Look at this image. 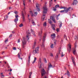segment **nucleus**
<instances>
[{
	"mask_svg": "<svg viewBox=\"0 0 78 78\" xmlns=\"http://www.w3.org/2000/svg\"><path fill=\"white\" fill-rule=\"evenodd\" d=\"M59 26L60 28H61V27H62V22H60V23H59Z\"/></svg>",
	"mask_w": 78,
	"mask_h": 78,
	"instance_id": "nucleus-29",
	"label": "nucleus"
},
{
	"mask_svg": "<svg viewBox=\"0 0 78 78\" xmlns=\"http://www.w3.org/2000/svg\"><path fill=\"white\" fill-rule=\"evenodd\" d=\"M30 36H31L30 33H28L27 35V39L28 42H29Z\"/></svg>",
	"mask_w": 78,
	"mask_h": 78,
	"instance_id": "nucleus-10",
	"label": "nucleus"
},
{
	"mask_svg": "<svg viewBox=\"0 0 78 78\" xmlns=\"http://www.w3.org/2000/svg\"><path fill=\"white\" fill-rule=\"evenodd\" d=\"M52 65L51 64V63H49V65H48V69L49 70V69L51 67H52Z\"/></svg>",
	"mask_w": 78,
	"mask_h": 78,
	"instance_id": "nucleus-21",
	"label": "nucleus"
},
{
	"mask_svg": "<svg viewBox=\"0 0 78 78\" xmlns=\"http://www.w3.org/2000/svg\"><path fill=\"white\" fill-rule=\"evenodd\" d=\"M56 19L57 20H58V19H59V18H58V17H56Z\"/></svg>",
	"mask_w": 78,
	"mask_h": 78,
	"instance_id": "nucleus-57",
	"label": "nucleus"
},
{
	"mask_svg": "<svg viewBox=\"0 0 78 78\" xmlns=\"http://www.w3.org/2000/svg\"><path fill=\"white\" fill-rule=\"evenodd\" d=\"M30 75H31H31H32V72H30Z\"/></svg>",
	"mask_w": 78,
	"mask_h": 78,
	"instance_id": "nucleus-54",
	"label": "nucleus"
},
{
	"mask_svg": "<svg viewBox=\"0 0 78 78\" xmlns=\"http://www.w3.org/2000/svg\"><path fill=\"white\" fill-rule=\"evenodd\" d=\"M71 59L72 60V61L74 66H76V63H75V60H74V58L73 57H72L71 58Z\"/></svg>",
	"mask_w": 78,
	"mask_h": 78,
	"instance_id": "nucleus-14",
	"label": "nucleus"
},
{
	"mask_svg": "<svg viewBox=\"0 0 78 78\" xmlns=\"http://www.w3.org/2000/svg\"><path fill=\"white\" fill-rule=\"evenodd\" d=\"M43 10L44 11L43 12V15L42 18V21H43L45 19V15H44V14H46L47 12V8L46 6H44L43 7Z\"/></svg>",
	"mask_w": 78,
	"mask_h": 78,
	"instance_id": "nucleus-1",
	"label": "nucleus"
},
{
	"mask_svg": "<svg viewBox=\"0 0 78 78\" xmlns=\"http://www.w3.org/2000/svg\"><path fill=\"white\" fill-rule=\"evenodd\" d=\"M42 31H41L38 32V35L40 37H42Z\"/></svg>",
	"mask_w": 78,
	"mask_h": 78,
	"instance_id": "nucleus-15",
	"label": "nucleus"
},
{
	"mask_svg": "<svg viewBox=\"0 0 78 78\" xmlns=\"http://www.w3.org/2000/svg\"><path fill=\"white\" fill-rule=\"evenodd\" d=\"M44 61L45 63H47V60H46V58H44Z\"/></svg>",
	"mask_w": 78,
	"mask_h": 78,
	"instance_id": "nucleus-38",
	"label": "nucleus"
},
{
	"mask_svg": "<svg viewBox=\"0 0 78 78\" xmlns=\"http://www.w3.org/2000/svg\"><path fill=\"white\" fill-rule=\"evenodd\" d=\"M23 25L22 24V23H21L19 25V27H22Z\"/></svg>",
	"mask_w": 78,
	"mask_h": 78,
	"instance_id": "nucleus-33",
	"label": "nucleus"
},
{
	"mask_svg": "<svg viewBox=\"0 0 78 78\" xmlns=\"http://www.w3.org/2000/svg\"><path fill=\"white\" fill-rule=\"evenodd\" d=\"M22 42L23 48H24L25 47V45L27 44V40H26V38H23V40H22Z\"/></svg>",
	"mask_w": 78,
	"mask_h": 78,
	"instance_id": "nucleus-3",
	"label": "nucleus"
},
{
	"mask_svg": "<svg viewBox=\"0 0 78 78\" xmlns=\"http://www.w3.org/2000/svg\"><path fill=\"white\" fill-rule=\"evenodd\" d=\"M30 57H31V55H29V58L28 60L30 61Z\"/></svg>",
	"mask_w": 78,
	"mask_h": 78,
	"instance_id": "nucleus-36",
	"label": "nucleus"
},
{
	"mask_svg": "<svg viewBox=\"0 0 78 78\" xmlns=\"http://www.w3.org/2000/svg\"><path fill=\"white\" fill-rule=\"evenodd\" d=\"M30 60H28V64H30Z\"/></svg>",
	"mask_w": 78,
	"mask_h": 78,
	"instance_id": "nucleus-41",
	"label": "nucleus"
},
{
	"mask_svg": "<svg viewBox=\"0 0 78 78\" xmlns=\"http://www.w3.org/2000/svg\"><path fill=\"white\" fill-rule=\"evenodd\" d=\"M60 16V14H58V15L57 16V17H58V16Z\"/></svg>",
	"mask_w": 78,
	"mask_h": 78,
	"instance_id": "nucleus-63",
	"label": "nucleus"
},
{
	"mask_svg": "<svg viewBox=\"0 0 78 78\" xmlns=\"http://www.w3.org/2000/svg\"><path fill=\"white\" fill-rule=\"evenodd\" d=\"M73 55H76V50L75 49L73 51Z\"/></svg>",
	"mask_w": 78,
	"mask_h": 78,
	"instance_id": "nucleus-18",
	"label": "nucleus"
},
{
	"mask_svg": "<svg viewBox=\"0 0 78 78\" xmlns=\"http://www.w3.org/2000/svg\"><path fill=\"white\" fill-rule=\"evenodd\" d=\"M15 16L16 19L14 20V21L15 23H17V21H18V17H19V16L18 15H15Z\"/></svg>",
	"mask_w": 78,
	"mask_h": 78,
	"instance_id": "nucleus-8",
	"label": "nucleus"
},
{
	"mask_svg": "<svg viewBox=\"0 0 78 78\" xmlns=\"http://www.w3.org/2000/svg\"><path fill=\"white\" fill-rule=\"evenodd\" d=\"M57 37H60V36H59V35H58L57 36Z\"/></svg>",
	"mask_w": 78,
	"mask_h": 78,
	"instance_id": "nucleus-55",
	"label": "nucleus"
},
{
	"mask_svg": "<svg viewBox=\"0 0 78 78\" xmlns=\"http://www.w3.org/2000/svg\"><path fill=\"white\" fill-rule=\"evenodd\" d=\"M36 58L34 57V60L33 61V62H32V64H34V62H36Z\"/></svg>",
	"mask_w": 78,
	"mask_h": 78,
	"instance_id": "nucleus-28",
	"label": "nucleus"
},
{
	"mask_svg": "<svg viewBox=\"0 0 78 78\" xmlns=\"http://www.w3.org/2000/svg\"><path fill=\"white\" fill-rule=\"evenodd\" d=\"M64 55H63V54H62V55H61V57H63V56H64Z\"/></svg>",
	"mask_w": 78,
	"mask_h": 78,
	"instance_id": "nucleus-52",
	"label": "nucleus"
},
{
	"mask_svg": "<svg viewBox=\"0 0 78 78\" xmlns=\"http://www.w3.org/2000/svg\"><path fill=\"white\" fill-rule=\"evenodd\" d=\"M14 13H15V14H18V12H17V11H14Z\"/></svg>",
	"mask_w": 78,
	"mask_h": 78,
	"instance_id": "nucleus-35",
	"label": "nucleus"
},
{
	"mask_svg": "<svg viewBox=\"0 0 78 78\" xmlns=\"http://www.w3.org/2000/svg\"><path fill=\"white\" fill-rule=\"evenodd\" d=\"M21 16L23 17V22H25V15H24V13H23V11H22V12Z\"/></svg>",
	"mask_w": 78,
	"mask_h": 78,
	"instance_id": "nucleus-7",
	"label": "nucleus"
},
{
	"mask_svg": "<svg viewBox=\"0 0 78 78\" xmlns=\"http://www.w3.org/2000/svg\"><path fill=\"white\" fill-rule=\"evenodd\" d=\"M38 66H40V67H39V69L41 68V66H42V62L41 61V58H40L39 59V62H38Z\"/></svg>",
	"mask_w": 78,
	"mask_h": 78,
	"instance_id": "nucleus-9",
	"label": "nucleus"
},
{
	"mask_svg": "<svg viewBox=\"0 0 78 78\" xmlns=\"http://www.w3.org/2000/svg\"><path fill=\"white\" fill-rule=\"evenodd\" d=\"M48 22L51 25V23H53V22H52V21H51V20H50V19H48Z\"/></svg>",
	"mask_w": 78,
	"mask_h": 78,
	"instance_id": "nucleus-22",
	"label": "nucleus"
},
{
	"mask_svg": "<svg viewBox=\"0 0 78 78\" xmlns=\"http://www.w3.org/2000/svg\"><path fill=\"white\" fill-rule=\"evenodd\" d=\"M64 38H65L66 39V40H67V37L65 35H64Z\"/></svg>",
	"mask_w": 78,
	"mask_h": 78,
	"instance_id": "nucleus-39",
	"label": "nucleus"
},
{
	"mask_svg": "<svg viewBox=\"0 0 78 78\" xmlns=\"http://www.w3.org/2000/svg\"><path fill=\"white\" fill-rule=\"evenodd\" d=\"M60 9H64V10H66L67 9V7H62L61 6V7L60 8Z\"/></svg>",
	"mask_w": 78,
	"mask_h": 78,
	"instance_id": "nucleus-20",
	"label": "nucleus"
},
{
	"mask_svg": "<svg viewBox=\"0 0 78 78\" xmlns=\"http://www.w3.org/2000/svg\"><path fill=\"white\" fill-rule=\"evenodd\" d=\"M11 9V7H9V9Z\"/></svg>",
	"mask_w": 78,
	"mask_h": 78,
	"instance_id": "nucleus-64",
	"label": "nucleus"
},
{
	"mask_svg": "<svg viewBox=\"0 0 78 78\" xmlns=\"http://www.w3.org/2000/svg\"><path fill=\"white\" fill-rule=\"evenodd\" d=\"M39 47H38L35 49V50L37 51V52H38V51H39Z\"/></svg>",
	"mask_w": 78,
	"mask_h": 78,
	"instance_id": "nucleus-31",
	"label": "nucleus"
},
{
	"mask_svg": "<svg viewBox=\"0 0 78 78\" xmlns=\"http://www.w3.org/2000/svg\"><path fill=\"white\" fill-rule=\"evenodd\" d=\"M43 25L44 27H46L47 26V23L46 22H45L43 24Z\"/></svg>",
	"mask_w": 78,
	"mask_h": 78,
	"instance_id": "nucleus-30",
	"label": "nucleus"
},
{
	"mask_svg": "<svg viewBox=\"0 0 78 78\" xmlns=\"http://www.w3.org/2000/svg\"><path fill=\"white\" fill-rule=\"evenodd\" d=\"M45 37H46L45 36H44L43 38V42H44L45 41Z\"/></svg>",
	"mask_w": 78,
	"mask_h": 78,
	"instance_id": "nucleus-27",
	"label": "nucleus"
},
{
	"mask_svg": "<svg viewBox=\"0 0 78 78\" xmlns=\"http://www.w3.org/2000/svg\"><path fill=\"white\" fill-rule=\"evenodd\" d=\"M37 53V52L35 50H34L33 52V53L34 54V55H35V54H36Z\"/></svg>",
	"mask_w": 78,
	"mask_h": 78,
	"instance_id": "nucleus-25",
	"label": "nucleus"
},
{
	"mask_svg": "<svg viewBox=\"0 0 78 78\" xmlns=\"http://www.w3.org/2000/svg\"><path fill=\"white\" fill-rule=\"evenodd\" d=\"M51 25H52V27H55V24H51Z\"/></svg>",
	"mask_w": 78,
	"mask_h": 78,
	"instance_id": "nucleus-40",
	"label": "nucleus"
},
{
	"mask_svg": "<svg viewBox=\"0 0 78 78\" xmlns=\"http://www.w3.org/2000/svg\"><path fill=\"white\" fill-rule=\"evenodd\" d=\"M50 56H53V54L51 53L50 54Z\"/></svg>",
	"mask_w": 78,
	"mask_h": 78,
	"instance_id": "nucleus-46",
	"label": "nucleus"
},
{
	"mask_svg": "<svg viewBox=\"0 0 78 78\" xmlns=\"http://www.w3.org/2000/svg\"><path fill=\"white\" fill-rule=\"evenodd\" d=\"M41 76H44V75L45 74L46 72L45 71V69H43L41 70Z\"/></svg>",
	"mask_w": 78,
	"mask_h": 78,
	"instance_id": "nucleus-5",
	"label": "nucleus"
},
{
	"mask_svg": "<svg viewBox=\"0 0 78 78\" xmlns=\"http://www.w3.org/2000/svg\"><path fill=\"white\" fill-rule=\"evenodd\" d=\"M13 49L14 50H16V48L15 47L13 48Z\"/></svg>",
	"mask_w": 78,
	"mask_h": 78,
	"instance_id": "nucleus-42",
	"label": "nucleus"
},
{
	"mask_svg": "<svg viewBox=\"0 0 78 78\" xmlns=\"http://www.w3.org/2000/svg\"><path fill=\"white\" fill-rule=\"evenodd\" d=\"M27 16H28V17H30V15H29V14H28Z\"/></svg>",
	"mask_w": 78,
	"mask_h": 78,
	"instance_id": "nucleus-56",
	"label": "nucleus"
},
{
	"mask_svg": "<svg viewBox=\"0 0 78 78\" xmlns=\"http://www.w3.org/2000/svg\"><path fill=\"white\" fill-rule=\"evenodd\" d=\"M66 74L68 76H70V72H69V71L67 70L66 72Z\"/></svg>",
	"mask_w": 78,
	"mask_h": 78,
	"instance_id": "nucleus-23",
	"label": "nucleus"
},
{
	"mask_svg": "<svg viewBox=\"0 0 78 78\" xmlns=\"http://www.w3.org/2000/svg\"><path fill=\"white\" fill-rule=\"evenodd\" d=\"M53 11H56V8H54L53 9Z\"/></svg>",
	"mask_w": 78,
	"mask_h": 78,
	"instance_id": "nucleus-49",
	"label": "nucleus"
},
{
	"mask_svg": "<svg viewBox=\"0 0 78 78\" xmlns=\"http://www.w3.org/2000/svg\"><path fill=\"white\" fill-rule=\"evenodd\" d=\"M68 45L69 46V48H68V51H69V53H70V52L71 50H72V47L71 44H68Z\"/></svg>",
	"mask_w": 78,
	"mask_h": 78,
	"instance_id": "nucleus-6",
	"label": "nucleus"
},
{
	"mask_svg": "<svg viewBox=\"0 0 78 78\" xmlns=\"http://www.w3.org/2000/svg\"><path fill=\"white\" fill-rule=\"evenodd\" d=\"M4 77H5V76L4 75L1 76V78H3Z\"/></svg>",
	"mask_w": 78,
	"mask_h": 78,
	"instance_id": "nucleus-45",
	"label": "nucleus"
},
{
	"mask_svg": "<svg viewBox=\"0 0 78 78\" xmlns=\"http://www.w3.org/2000/svg\"><path fill=\"white\" fill-rule=\"evenodd\" d=\"M10 13H11V12H9L8 13V15H9V14H10Z\"/></svg>",
	"mask_w": 78,
	"mask_h": 78,
	"instance_id": "nucleus-62",
	"label": "nucleus"
},
{
	"mask_svg": "<svg viewBox=\"0 0 78 78\" xmlns=\"http://www.w3.org/2000/svg\"><path fill=\"white\" fill-rule=\"evenodd\" d=\"M50 47L51 48H53V44H51L50 46Z\"/></svg>",
	"mask_w": 78,
	"mask_h": 78,
	"instance_id": "nucleus-34",
	"label": "nucleus"
},
{
	"mask_svg": "<svg viewBox=\"0 0 78 78\" xmlns=\"http://www.w3.org/2000/svg\"><path fill=\"white\" fill-rule=\"evenodd\" d=\"M1 76H2V75H3V73H1Z\"/></svg>",
	"mask_w": 78,
	"mask_h": 78,
	"instance_id": "nucleus-53",
	"label": "nucleus"
},
{
	"mask_svg": "<svg viewBox=\"0 0 78 78\" xmlns=\"http://www.w3.org/2000/svg\"><path fill=\"white\" fill-rule=\"evenodd\" d=\"M70 9H71L72 10H73V9L72 8H71V7H69L67 8L66 10H64L60 11V12L62 13H63V12L65 13H67V12H69V11Z\"/></svg>",
	"mask_w": 78,
	"mask_h": 78,
	"instance_id": "nucleus-2",
	"label": "nucleus"
},
{
	"mask_svg": "<svg viewBox=\"0 0 78 78\" xmlns=\"http://www.w3.org/2000/svg\"><path fill=\"white\" fill-rule=\"evenodd\" d=\"M12 34H14V31H13L12 32Z\"/></svg>",
	"mask_w": 78,
	"mask_h": 78,
	"instance_id": "nucleus-59",
	"label": "nucleus"
},
{
	"mask_svg": "<svg viewBox=\"0 0 78 78\" xmlns=\"http://www.w3.org/2000/svg\"><path fill=\"white\" fill-rule=\"evenodd\" d=\"M36 44H37V42L36 41H34V43L33 45V48H34V47H36Z\"/></svg>",
	"mask_w": 78,
	"mask_h": 78,
	"instance_id": "nucleus-17",
	"label": "nucleus"
},
{
	"mask_svg": "<svg viewBox=\"0 0 78 78\" xmlns=\"http://www.w3.org/2000/svg\"><path fill=\"white\" fill-rule=\"evenodd\" d=\"M23 5L24 6H25V0H23Z\"/></svg>",
	"mask_w": 78,
	"mask_h": 78,
	"instance_id": "nucleus-32",
	"label": "nucleus"
},
{
	"mask_svg": "<svg viewBox=\"0 0 78 78\" xmlns=\"http://www.w3.org/2000/svg\"><path fill=\"white\" fill-rule=\"evenodd\" d=\"M42 47H44V44H43L42 45H41Z\"/></svg>",
	"mask_w": 78,
	"mask_h": 78,
	"instance_id": "nucleus-51",
	"label": "nucleus"
},
{
	"mask_svg": "<svg viewBox=\"0 0 78 78\" xmlns=\"http://www.w3.org/2000/svg\"><path fill=\"white\" fill-rule=\"evenodd\" d=\"M50 19H51V20L53 21V22H54V23H56V20H55V19L53 17V16H51L50 18Z\"/></svg>",
	"mask_w": 78,
	"mask_h": 78,
	"instance_id": "nucleus-13",
	"label": "nucleus"
},
{
	"mask_svg": "<svg viewBox=\"0 0 78 78\" xmlns=\"http://www.w3.org/2000/svg\"><path fill=\"white\" fill-rule=\"evenodd\" d=\"M60 54V51H59V53H57L56 55V56H55V58L56 59H58L59 58V54Z\"/></svg>",
	"mask_w": 78,
	"mask_h": 78,
	"instance_id": "nucleus-19",
	"label": "nucleus"
},
{
	"mask_svg": "<svg viewBox=\"0 0 78 78\" xmlns=\"http://www.w3.org/2000/svg\"><path fill=\"white\" fill-rule=\"evenodd\" d=\"M30 13L32 17H34V16L36 17V16H37V12H34V14H33V13L31 11H30Z\"/></svg>",
	"mask_w": 78,
	"mask_h": 78,
	"instance_id": "nucleus-4",
	"label": "nucleus"
},
{
	"mask_svg": "<svg viewBox=\"0 0 78 78\" xmlns=\"http://www.w3.org/2000/svg\"><path fill=\"white\" fill-rule=\"evenodd\" d=\"M12 34H11L9 35V37H12Z\"/></svg>",
	"mask_w": 78,
	"mask_h": 78,
	"instance_id": "nucleus-43",
	"label": "nucleus"
},
{
	"mask_svg": "<svg viewBox=\"0 0 78 78\" xmlns=\"http://www.w3.org/2000/svg\"><path fill=\"white\" fill-rule=\"evenodd\" d=\"M29 78H31V75H29Z\"/></svg>",
	"mask_w": 78,
	"mask_h": 78,
	"instance_id": "nucleus-58",
	"label": "nucleus"
},
{
	"mask_svg": "<svg viewBox=\"0 0 78 78\" xmlns=\"http://www.w3.org/2000/svg\"><path fill=\"white\" fill-rule=\"evenodd\" d=\"M56 31H57V32H59V29H57L56 30Z\"/></svg>",
	"mask_w": 78,
	"mask_h": 78,
	"instance_id": "nucleus-48",
	"label": "nucleus"
},
{
	"mask_svg": "<svg viewBox=\"0 0 78 78\" xmlns=\"http://www.w3.org/2000/svg\"><path fill=\"white\" fill-rule=\"evenodd\" d=\"M32 23L33 24V25H35V23H34V22H33Z\"/></svg>",
	"mask_w": 78,
	"mask_h": 78,
	"instance_id": "nucleus-44",
	"label": "nucleus"
},
{
	"mask_svg": "<svg viewBox=\"0 0 78 78\" xmlns=\"http://www.w3.org/2000/svg\"><path fill=\"white\" fill-rule=\"evenodd\" d=\"M18 58H19V59H21V60L22 59V58H20V54L19 53L18 54Z\"/></svg>",
	"mask_w": 78,
	"mask_h": 78,
	"instance_id": "nucleus-26",
	"label": "nucleus"
},
{
	"mask_svg": "<svg viewBox=\"0 0 78 78\" xmlns=\"http://www.w3.org/2000/svg\"><path fill=\"white\" fill-rule=\"evenodd\" d=\"M3 53H5V51H3L2 52V54H3Z\"/></svg>",
	"mask_w": 78,
	"mask_h": 78,
	"instance_id": "nucleus-61",
	"label": "nucleus"
},
{
	"mask_svg": "<svg viewBox=\"0 0 78 78\" xmlns=\"http://www.w3.org/2000/svg\"><path fill=\"white\" fill-rule=\"evenodd\" d=\"M52 29H53V30H54L55 31V27H52Z\"/></svg>",
	"mask_w": 78,
	"mask_h": 78,
	"instance_id": "nucleus-50",
	"label": "nucleus"
},
{
	"mask_svg": "<svg viewBox=\"0 0 78 78\" xmlns=\"http://www.w3.org/2000/svg\"><path fill=\"white\" fill-rule=\"evenodd\" d=\"M30 31H31V33H32V34H34V36H36V35H34V31H33V30L32 29H31Z\"/></svg>",
	"mask_w": 78,
	"mask_h": 78,
	"instance_id": "nucleus-24",
	"label": "nucleus"
},
{
	"mask_svg": "<svg viewBox=\"0 0 78 78\" xmlns=\"http://www.w3.org/2000/svg\"><path fill=\"white\" fill-rule=\"evenodd\" d=\"M59 5H56L55 6V8H59Z\"/></svg>",
	"mask_w": 78,
	"mask_h": 78,
	"instance_id": "nucleus-37",
	"label": "nucleus"
},
{
	"mask_svg": "<svg viewBox=\"0 0 78 78\" xmlns=\"http://www.w3.org/2000/svg\"><path fill=\"white\" fill-rule=\"evenodd\" d=\"M78 1L76 0H74V2L73 3V5H76Z\"/></svg>",
	"mask_w": 78,
	"mask_h": 78,
	"instance_id": "nucleus-16",
	"label": "nucleus"
},
{
	"mask_svg": "<svg viewBox=\"0 0 78 78\" xmlns=\"http://www.w3.org/2000/svg\"><path fill=\"white\" fill-rule=\"evenodd\" d=\"M10 72H12V69H10Z\"/></svg>",
	"mask_w": 78,
	"mask_h": 78,
	"instance_id": "nucleus-60",
	"label": "nucleus"
},
{
	"mask_svg": "<svg viewBox=\"0 0 78 78\" xmlns=\"http://www.w3.org/2000/svg\"><path fill=\"white\" fill-rule=\"evenodd\" d=\"M51 37L52 39H55L56 37V34H51Z\"/></svg>",
	"mask_w": 78,
	"mask_h": 78,
	"instance_id": "nucleus-11",
	"label": "nucleus"
},
{
	"mask_svg": "<svg viewBox=\"0 0 78 78\" xmlns=\"http://www.w3.org/2000/svg\"><path fill=\"white\" fill-rule=\"evenodd\" d=\"M17 42L18 43L20 42V39H18Z\"/></svg>",
	"mask_w": 78,
	"mask_h": 78,
	"instance_id": "nucleus-47",
	"label": "nucleus"
},
{
	"mask_svg": "<svg viewBox=\"0 0 78 78\" xmlns=\"http://www.w3.org/2000/svg\"><path fill=\"white\" fill-rule=\"evenodd\" d=\"M36 7L37 8V10L38 11H40V8H39V4L37 3L36 4Z\"/></svg>",
	"mask_w": 78,
	"mask_h": 78,
	"instance_id": "nucleus-12",
	"label": "nucleus"
}]
</instances>
